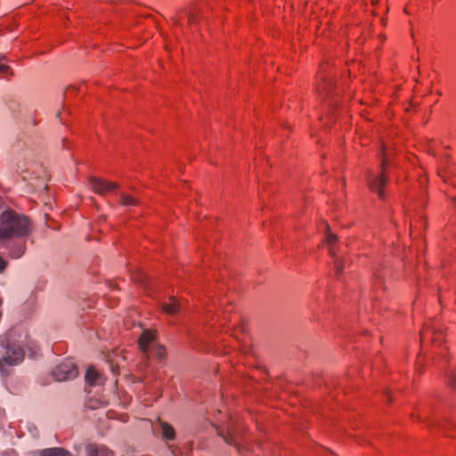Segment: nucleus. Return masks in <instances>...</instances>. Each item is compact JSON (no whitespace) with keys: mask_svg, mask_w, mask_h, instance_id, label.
Listing matches in <instances>:
<instances>
[{"mask_svg":"<svg viewBox=\"0 0 456 456\" xmlns=\"http://www.w3.org/2000/svg\"><path fill=\"white\" fill-rule=\"evenodd\" d=\"M324 84H325V86H330L331 85V82L330 81V82L324 81Z\"/></svg>","mask_w":456,"mask_h":456,"instance_id":"b1692460","label":"nucleus"},{"mask_svg":"<svg viewBox=\"0 0 456 456\" xmlns=\"http://www.w3.org/2000/svg\"><path fill=\"white\" fill-rule=\"evenodd\" d=\"M85 379L86 381L91 386L102 384V378L93 367L87 369Z\"/></svg>","mask_w":456,"mask_h":456,"instance_id":"1a4fd4ad","label":"nucleus"},{"mask_svg":"<svg viewBox=\"0 0 456 456\" xmlns=\"http://www.w3.org/2000/svg\"><path fill=\"white\" fill-rule=\"evenodd\" d=\"M384 166L385 159L382 160L381 168L382 173L379 175H374L371 171L367 172V182L370 189L376 192L379 198L383 199L385 197V192L383 191V187L387 183V178L384 175Z\"/></svg>","mask_w":456,"mask_h":456,"instance_id":"20e7f679","label":"nucleus"},{"mask_svg":"<svg viewBox=\"0 0 456 456\" xmlns=\"http://www.w3.org/2000/svg\"><path fill=\"white\" fill-rule=\"evenodd\" d=\"M7 265V262L0 256V273H2Z\"/></svg>","mask_w":456,"mask_h":456,"instance_id":"6ab92c4d","label":"nucleus"},{"mask_svg":"<svg viewBox=\"0 0 456 456\" xmlns=\"http://www.w3.org/2000/svg\"><path fill=\"white\" fill-rule=\"evenodd\" d=\"M154 354L155 356L159 360L162 361L166 357V348L161 345H156L153 347Z\"/></svg>","mask_w":456,"mask_h":456,"instance_id":"2eb2a0df","label":"nucleus"},{"mask_svg":"<svg viewBox=\"0 0 456 456\" xmlns=\"http://www.w3.org/2000/svg\"><path fill=\"white\" fill-rule=\"evenodd\" d=\"M162 436L166 439L172 440L175 438V432L174 428L167 423H161Z\"/></svg>","mask_w":456,"mask_h":456,"instance_id":"4468645a","label":"nucleus"},{"mask_svg":"<svg viewBox=\"0 0 456 456\" xmlns=\"http://www.w3.org/2000/svg\"><path fill=\"white\" fill-rule=\"evenodd\" d=\"M120 203L122 206H125V207H129V206H136L139 204V201L137 199H135L134 197L131 196V195H128V194H126V193H121L120 195Z\"/></svg>","mask_w":456,"mask_h":456,"instance_id":"ddd939ff","label":"nucleus"},{"mask_svg":"<svg viewBox=\"0 0 456 456\" xmlns=\"http://www.w3.org/2000/svg\"><path fill=\"white\" fill-rule=\"evenodd\" d=\"M218 435H219V436H221V437L224 439V441L226 444H230V445H232V444H234V445H235V444H236V442H235V440H234V438H233V436H230V435H224V434L223 432H221V431H220V432H218Z\"/></svg>","mask_w":456,"mask_h":456,"instance_id":"dca6fc26","label":"nucleus"},{"mask_svg":"<svg viewBox=\"0 0 456 456\" xmlns=\"http://www.w3.org/2000/svg\"><path fill=\"white\" fill-rule=\"evenodd\" d=\"M89 184L95 193L103 196L108 192L116 191L118 189V184L117 183L109 182L107 180H103L96 177L89 178Z\"/></svg>","mask_w":456,"mask_h":456,"instance_id":"423d86ee","label":"nucleus"},{"mask_svg":"<svg viewBox=\"0 0 456 456\" xmlns=\"http://www.w3.org/2000/svg\"><path fill=\"white\" fill-rule=\"evenodd\" d=\"M110 456H113L112 452L110 451Z\"/></svg>","mask_w":456,"mask_h":456,"instance_id":"bb28decb","label":"nucleus"},{"mask_svg":"<svg viewBox=\"0 0 456 456\" xmlns=\"http://www.w3.org/2000/svg\"><path fill=\"white\" fill-rule=\"evenodd\" d=\"M32 231L30 220L14 211H4L0 217V240L22 239L29 236Z\"/></svg>","mask_w":456,"mask_h":456,"instance_id":"f257e3e1","label":"nucleus"},{"mask_svg":"<svg viewBox=\"0 0 456 456\" xmlns=\"http://www.w3.org/2000/svg\"><path fill=\"white\" fill-rule=\"evenodd\" d=\"M39 456H70V453L62 448L53 447L41 450Z\"/></svg>","mask_w":456,"mask_h":456,"instance_id":"9b49d317","label":"nucleus"},{"mask_svg":"<svg viewBox=\"0 0 456 456\" xmlns=\"http://www.w3.org/2000/svg\"><path fill=\"white\" fill-rule=\"evenodd\" d=\"M87 456H110V450L105 446L89 445L86 448Z\"/></svg>","mask_w":456,"mask_h":456,"instance_id":"9d476101","label":"nucleus"},{"mask_svg":"<svg viewBox=\"0 0 456 456\" xmlns=\"http://www.w3.org/2000/svg\"><path fill=\"white\" fill-rule=\"evenodd\" d=\"M155 335L150 330H144L139 338L138 345L140 350L146 354L148 352L149 345L154 340Z\"/></svg>","mask_w":456,"mask_h":456,"instance_id":"6e6552de","label":"nucleus"},{"mask_svg":"<svg viewBox=\"0 0 456 456\" xmlns=\"http://www.w3.org/2000/svg\"><path fill=\"white\" fill-rule=\"evenodd\" d=\"M431 332H432L433 334H436L437 332H440V330H431Z\"/></svg>","mask_w":456,"mask_h":456,"instance_id":"393cba45","label":"nucleus"},{"mask_svg":"<svg viewBox=\"0 0 456 456\" xmlns=\"http://www.w3.org/2000/svg\"><path fill=\"white\" fill-rule=\"evenodd\" d=\"M5 58H6V57H5V55H2V56L0 57V60H1V61H4V60H5Z\"/></svg>","mask_w":456,"mask_h":456,"instance_id":"a878e982","label":"nucleus"},{"mask_svg":"<svg viewBox=\"0 0 456 456\" xmlns=\"http://www.w3.org/2000/svg\"><path fill=\"white\" fill-rule=\"evenodd\" d=\"M324 228L326 232V242L329 245L330 256L335 258L336 275L338 276L345 268V264L342 259H338V257L336 256L334 244L337 242L338 237L330 232V227L328 224H324Z\"/></svg>","mask_w":456,"mask_h":456,"instance_id":"39448f33","label":"nucleus"},{"mask_svg":"<svg viewBox=\"0 0 456 456\" xmlns=\"http://www.w3.org/2000/svg\"><path fill=\"white\" fill-rule=\"evenodd\" d=\"M428 331V329L421 331L420 336H421L422 339L427 336Z\"/></svg>","mask_w":456,"mask_h":456,"instance_id":"4be33fe9","label":"nucleus"},{"mask_svg":"<svg viewBox=\"0 0 456 456\" xmlns=\"http://www.w3.org/2000/svg\"><path fill=\"white\" fill-rule=\"evenodd\" d=\"M24 359V352L20 346H7L5 355L0 360V371L4 372L5 365H17Z\"/></svg>","mask_w":456,"mask_h":456,"instance_id":"7ed1b4c3","label":"nucleus"},{"mask_svg":"<svg viewBox=\"0 0 456 456\" xmlns=\"http://www.w3.org/2000/svg\"><path fill=\"white\" fill-rule=\"evenodd\" d=\"M53 379L56 381H66L73 379L78 374L77 368L71 360H66L61 364L57 365L52 372Z\"/></svg>","mask_w":456,"mask_h":456,"instance_id":"f03ea898","label":"nucleus"},{"mask_svg":"<svg viewBox=\"0 0 456 456\" xmlns=\"http://www.w3.org/2000/svg\"><path fill=\"white\" fill-rule=\"evenodd\" d=\"M111 371L116 374V367L113 365H110Z\"/></svg>","mask_w":456,"mask_h":456,"instance_id":"5701e85b","label":"nucleus"},{"mask_svg":"<svg viewBox=\"0 0 456 456\" xmlns=\"http://www.w3.org/2000/svg\"><path fill=\"white\" fill-rule=\"evenodd\" d=\"M189 20L191 23H194L197 21V17L193 13H191L189 16Z\"/></svg>","mask_w":456,"mask_h":456,"instance_id":"aec40b11","label":"nucleus"},{"mask_svg":"<svg viewBox=\"0 0 456 456\" xmlns=\"http://www.w3.org/2000/svg\"><path fill=\"white\" fill-rule=\"evenodd\" d=\"M26 238L19 239L18 240L9 241L5 245L9 256L13 259L21 257L26 251Z\"/></svg>","mask_w":456,"mask_h":456,"instance_id":"0eeeda50","label":"nucleus"},{"mask_svg":"<svg viewBox=\"0 0 456 456\" xmlns=\"http://www.w3.org/2000/svg\"><path fill=\"white\" fill-rule=\"evenodd\" d=\"M172 20H173V22H174L175 25H177V26H180V25H181V22H180V20H179L178 19H176V18H172Z\"/></svg>","mask_w":456,"mask_h":456,"instance_id":"412c9836","label":"nucleus"},{"mask_svg":"<svg viewBox=\"0 0 456 456\" xmlns=\"http://www.w3.org/2000/svg\"><path fill=\"white\" fill-rule=\"evenodd\" d=\"M446 382L448 385L452 386L453 385V371L450 370L446 374Z\"/></svg>","mask_w":456,"mask_h":456,"instance_id":"a211bd4d","label":"nucleus"},{"mask_svg":"<svg viewBox=\"0 0 456 456\" xmlns=\"http://www.w3.org/2000/svg\"><path fill=\"white\" fill-rule=\"evenodd\" d=\"M171 302L163 305V310L168 314H175L181 309V303L174 297H170Z\"/></svg>","mask_w":456,"mask_h":456,"instance_id":"f8f14e48","label":"nucleus"},{"mask_svg":"<svg viewBox=\"0 0 456 456\" xmlns=\"http://www.w3.org/2000/svg\"><path fill=\"white\" fill-rule=\"evenodd\" d=\"M0 73L9 74L11 73V68L2 62H0Z\"/></svg>","mask_w":456,"mask_h":456,"instance_id":"f3484780","label":"nucleus"}]
</instances>
